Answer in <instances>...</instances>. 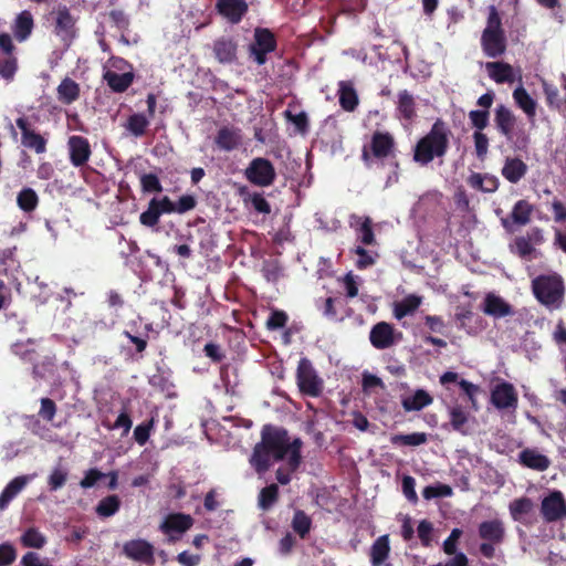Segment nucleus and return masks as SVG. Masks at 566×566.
I'll return each mask as SVG.
<instances>
[{
	"mask_svg": "<svg viewBox=\"0 0 566 566\" xmlns=\"http://www.w3.org/2000/svg\"><path fill=\"white\" fill-rule=\"evenodd\" d=\"M286 429L271 423L264 424L261 440L254 446L249 463L258 474H264L273 462L286 459Z\"/></svg>",
	"mask_w": 566,
	"mask_h": 566,
	"instance_id": "f257e3e1",
	"label": "nucleus"
},
{
	"mask_svg": "<svg viewBox=\"0 0 566 566\" xmlns=\"http://www.w3.org/2000/svg\"><path fill=\"white\" fill-rule=\"evenodd\" d=\"M396 153L394 135L389 132L376 130L373 133L369 143L363 146L360 158L368 169L384 166L386 160L390 161L394 170L387 178L386 187H388L399 180V161Z\"/></svg>",
	"mask_w": 566,
	"mask_h": 566,
	"instance_id": "f03ea898",
	"label": "nucleus"
},
{
	"mask_svg": "<svg viewBox=\"0 0 566 566\" xmlns=\"http://www.w3.org/2000/svg\"><path fill=\"white\" fill-rule=\"evenodd\" d=\"M451 130L448 125L437 118L430 130L413 146L412 159L419 166H428L436 158L442 159L450 147Z\"/></svg>",
	"mask_w": 566,
	"mask_h": 566,
	"instance_id": "7ed1b4c3",
	"label": "nucleus"
},
{
	"mask_svg": "<svg viewBox=\"0 0 566 566\" xmlns=\"http://www.w3.org/2000/svg\"><path fill=\"white\" fill-rule=\"evenodd\" d=\"M494 124L497 132L512 144L514 150L525 151L531 143L530 135L524 125L518 123L516 115L504 104L496 105L494 109Z\"/></svg>",
	"mask_w": 566,
	"mask_h": 566,
	"instance_id": "20e7f679",
	"label": "nucleus"
},
{
	"mask_svg": "<svg viewBox=\"0 0 566 566\" xmlns=\"http://www.w3.org/2000/svg\"><path fill=\"white\" fill-rule=\"evenodd\" d=\"M532 292L535 298L547 308L557 310L565 296L563 277L557 274H541L532 280Z\"/></svg>",
	"mask_w": 566,
	"mask_h": 566,
	"instance_id": "39448f33",
	"label": "nucleus"
},
{
	"mask_svg": "<svg viewBox=\"0 0 566 566\" xmlns=\"http://www.w3.org/2000/svg\"><path fill=\"white\" fill-rule=\"evenodd\" d=\"M478 534L483 541L479 546L480 554L488 559L494 558L495 547L505 539L504 523L499 518L483 521L478 526Z\"/></svg>",
	"mask_w": 566,
	"mask_h": 566,
	"instance_id": "423d86ee",
	"label": "nucleus"
},
{
	"mask_svg": "<svg viewBox=\"0 0 566 566\" xmlns=\"http://www.w3.org/2000/svg\"><path fill=\"white\" fill-rule=\"evenodd\" d=\"M277 49L274 32L268 28L256 27L253 31V41L248 48L249 56L261 66L268 62V55Z\"/></svg>",
	"mask_w": 566,
	"mask_h": 566,
	"instance_id": "0eeeda50",
	"label": "nucleus"
},
{
	"mask_svg": "<svg viewBox=\"0 0 566 566\" xmlns=\"http://www.w3.org/2000/svg\"><path fill=\"white\" fill-rule=\"evenodd\" d=\"M296 384L300 392L308 397H319L324 389V381L318 376L312 361L303 357L300 359L296 369Z\"/></svg>",
	"mask_w": 566,
	"mask_h": 566,
	"instance_id": "6e6552de",
	"label": "nucleus"
},
{
	"mask_svg": "<svg viewBox=\"0 0 566 566\" xmlns=\"http://www.w3.org/2000/svg\"><path fill=\"white\" fill-rule=\"evenodd\" d=\"M247 180L258 187L272 186L276 179L274 165L268 158H253L244 170Z\"/></svg>",
	"mask_w": 566,
	"mask_h": 566,
	"instance_id": "1a4fd4ad",
	"label": "nucleus"
},
{
	"mask_svg": "<svg viewBox=\"0 0 566 566\" xmlns=\"http://www.w3.org/2000/svg\"><path fill=\"white\" fill-rule=\"evenodd\" d=\"M402 334L396 332L394 326L387 322H379L375 324L369 332L370 344L379 350L390 348L398 340Z\"/></svg>",
	"mask_w": 566,
	"mask_h": 566,
	"instance_id": "9d476101",
	"label": "nucleus"
},
{
	"mask_svg": "<svg viewBox=\"0 0 566 566\" xmlns=\"http://www.w3.org/2000/svg\"><path fill=\"white\" fill-rule=\"evenodd\" d=\"M54 33L67 45L77 36L76 19L65 6L56 12Z\"/></svg>",
	"mask_w": 566,
	"mask_h": 566,
	"instance_id": "9b49d317",
	"label": "nucleus"
},
{
	"mask_svg": "<svg viewBox=\"0 0 566 566\" xmlns=\"http://www.w3.org/2000/svg\"><path fill=\"white\" fill-rule=\"evenodd\" d=\"M541 513L546 522H556L566 516V501L560 491H554L543 499Z\"/></svg>",
	"mask_w": 566,
	"mask_h": 566,
	"instance_id": "f8f14e48",
	"label": "nucleus"
},
{
	"mask_svg": "<svg viewBox=\"0 0 566 566\" xmlns=\"http://www.w3.org/2000/svg\"><path fill=\"white\" fill-rule=\"evenodd\" d=\"M15 124L21 130V144L24 147L33 149L36 154L46 151V139L31 128V124L27 117H18Z\"/></svg>",
	"mask_w": 566,
	"mask_h": 566,
	"instance_id": "ddd939ff",
	"label": "nucleus"
},
{
	"mask_svg": "<svg viewBox=\"0 0 566 566\" xmlns=\"http://www.w3.org/2000/svg\"><path fill=\"white\" fill-rule=\"evenodd\" d=\"M70 161L74 167H82L91 158L92 149L87 138L72 135L67 140Z\"/></svg>",
	"mask_w": 566,
	"mask_h": 566,
	"instance_id": "4468645a",
	"label": "nucleus"
},
{
	"mask_svg": "<svg viewBox=\"0 0 566 566\" xmlns=\"http://www.w3.org/2000/svg\"><path fill=\"white\" fill-rule=\"evenodd\" d=\"M533 211V205L525 199H521L514 203L510 216L501 219V223L506 231L512 232L513 224L526 226L530 223Z\"/></svg>",
	"mask_w": 566,
	"mask_h": 566,
	"instance_id": "2eb2a0df",
	"label": "nucleus"
},
{
	"mask_svg": "<svg viewBox=\"0 0 566 566\" xmlns=\"http://www.w3.org/2000/svg\"><path fill=\"white\" fill-rule=\"evenodd\" d=\"M216 10L229 23L238 24L248 13L249 6L245 0H217Z\"/></svg>",
	"mask_w": 566,
	"mask_h": 566,
	"instance_id": "dca6fc26",
	"label": "nucleus"
},
{
	"mask_svg": "<svg viewBox=\"0 0 566 566\" xmlns=\"http://www.w3.org/2000/svg\"><path fill=\"white\" fill-rule=\"evenodd\" d=\"M124 554L136 562L153 565L155 563L154 546L146 539H130L123 546Z\"/></svg>",
	"mask_w": 566,
	"mask_h": 566,
	"instance_id": "f3484780",
	"label": "nucleus"
},
{
	"mask_svg": "<svg viewBox=\"0 0 566 566\" xmlns=\"http://www.w3.org/2000/svg\"><path fill=\"white\" fill-rule=\"evenodd\" d=\"M481 46L485 56L496 59L506 51L505 32H492L483 30L481 35Z\"/></svg>",
	"mask_w": 566,
	"mask_h": 566,
	"instance_id": "a211bd4d",
	"label": "nucleus"
},
{
	"mask_svg": "<svg viewBox=\"0 0 566 566\" xmlns=\"http://www.w3.org/2000/svg\"><path fill=\"white\" fill-rule=\"evenodd\" d=\"M192 525L193 518L189 514L171 513L160 524V531L170 535V542H176L179 537L174 536L172 533L182 534L190 530Z\"/></svg>",
	"mask_w": 566,
	"mask_h": 566,
	"instance_id": "6ab92c4d",
	"label": "nucleus"
},
{
	"mask_svg": "<svg viewBox=\"0 0 566 566\" xmlns=\"http://www.w3.org/2000/svg\"><path fill=\"white\" fill-rule=\"evenodd\" d=\"M213 55L221 64H231L238 57V42L232 36H220L213 41Z\"/></svg>",
	"mask_w": 566,
	"mask_h": 566,
	"instance_id": "aec40b11",
	"label": "nucleus"
},
{
	"mask_svg": "<svg viewBox=\"0 0 566 566\" xmlns=\"http://www.w3.org/2000/svg\"><path fill=\"white\" fill-rule=\"evenodd\" d=\"M491 402L500 410L516 408L517 394L514 386L506 381L496 385L491 392Z\"/></svg>",
	"mask_w": 566,
	"mask_h": 566,
	"instance_id": "412c9836",
	"label": "nucleus"
},
{
	"mask_svg": "<svg viewBox=\"0 0 566 566\" xmlns=\"http://www.w3.org/2000/svg\"><path fill=\"white\" fill-rule=\"evenodd\" d=\"M397 117L407 124H411L417 118V103L415 96L407 90L398 92L396 102Z\"/></svg>",
	"mask_w": 566,
	"mask_h": 566,
	"instance_id": "4be33fe9",
	"label": "nucleus"
},
{
	"mask_svg": "<svg viewBox=\"0 0 566 566\" xmlns=\"http://www.w3.org/2000/svg\"><path fill=\"white\" fill-rule=\"evenodd\" d=\"M482 311L484 314L494 318H502L515 314L512 305L494 293H488L485 295Z\"/></svg>",
	"mask_w": 566,
	"mask_h": 566,
	"instance_id": "5701e85b",
	"label": "nucleus"
},
{
	"mask_svg": "<svg viewBox=\"0 0 566 566\" xmlns=\"http://www.w3.org/2000/svg\"><path fill=\"white\" fill-rule=\"evenodd\" d=\"M390 551L389 535L385 534L377 537L369 549L371 566H392L389 562Z\"/></svg>",
	"mask_w": 566,
	"mask_h": 566,
	"instance_id": "b1692460",
	"label": "nucleus"
},
{
	"mask_svg": "<svg viewBox=\"0 0 566 566\" xmlns=\"http://www.w3.org/2000/svg\"><path fill=\"white\" fill-rule=\"evenodd\" d=\"M241 130L233 126L221 127L214 137L216 146L224 151H232L237 149L241 145Z\"/></svg>",
	"mask_w": 566,
	"mask_h": 566,
	"instance_id": "393cba45",
	"label": "nucleus"
},
{
	"mask_svg": "<svg viewBox=\"0 0 566 566\" xmlns=\"http://www.w3.org/2000/svg\"><path fill=\"white\" fill-rule=\"evenodd\" d=\"M34 29V19L29 10H23L17 14L11 30L17 41H27Z\"/></svg>",
	"mask_w": 566,
	"mask_h": 566,
	"instance_id": "a878e982",
	"label": "nucleus"
},
{
	"mask_svg": "<svg viewBox=\"0 0 566 566\" xmlns=\"http://www.w3.org/2000/svg\"><path fill=\"white\" fill-rule=\"evenodd\" d=\"M103 80L106 82L112 92L124 93L133 84L135 80V73L133 71H127L118 74L115 71L107 70L103 74Z\"/></svg>",
	"mask_w": 566,
	"mask_h": 566,
	"instance_id": "bb28decb",
	"label": "nucleus"
},
{
	"mask_svg": "<svg viewBox=\"0 0 566 566\" xmlns=\"http://www.w3.org/2000/svg\"><path fill=\"white\" fill-rule=\"evenodd\" d=\"M527 165L518 157H506L501 169L502 176L511 184H517L527 172Z\"/></svg>",
	"mask_w": 566,
	"mask_h": 566,
	"instance_id": "cd10ccee",
	"label": "nucleus"
},
{
	"mask_svg": "<svg viewBox=\"0 0 566 566\" xmlns=\"http://www.w3.org/2000/svg\"><path fill=\"white\" fill-rule=\"evenodd\" d=\"M337 94L339 105L344 111L354 112L357 108L359 98L352 81H339Z\"/></svg>",
	"mask_w": 566,
	"mask_h": 566,
	"instance_id": "c85d7f7f",
	"label": "nucleus"
},
{
	"mask_svg": "<svg viewBox=\"0 0 566 566\" xmlns=\"http://www.w3.org/2000/svg\"><path fill=\"white\" fill-rule=\"evenodd\" d=\"M520 463L528 469L545 471L551 465V460L533 449H524L518 454Z\"/></svg>",
	"mask_w": 566,
	"mask_h": 566,
	"instance_id": "c756f323",
	"label": "nucleus"
},
{
	"mask_svg": "<svg viewBox=\"0 0 566 566\" xmlns=\"http://www.w3.org/2000/svg\"><path fill=\"white\" fill-rule=\"evenodd\" d=\"M489 76L497 84L514 82V71L511 64L505 62H488L485 64Z\"/></svg>",
	"mask_w": 566,
	"mask_h": 566,
	"instance_id": "7c9ffc66",
	"label": "nucleus"
},
{
	"mask_svg": "<svg viewBox=\"0 0 566 566\" xmlns=\"http://www.w3.org/2000/svg\"><path fill=\"white\" fill-rule=\"evenodd\" d=\"M468 185L475 190L492 193L497 190L500 181L493 175L472 172L468 178Z\"/></svg>",
	"mask_w": 566,
	"mask_h": 566,
	"instance_id": "2f4dec72",
	"label": "nucleus"
},
{
	"mask_svg": "<svg viewBox=\"0 0 566 566\" xmlns=\"http://www.w3.org/2000/svg\"><path fill=\"white\" fill-rule=\"evenodd\" d=\"M239 193L245 206H250L254 211L262 214L271 213V205L261 192H251L247 187H242Z\"/></svg>",
	"mask_w": 566,
	"mask_h": 566,
	"instance_id": "473e14b6",
	"label": "nucleus"
},
{
	"mask_svg": "<svg viewBox=\"0 0 566 566\" xmlns=\"http://www.w3.org/2000/svg\"><path fill=\"white\" fill-rule=\"evenodd\" d=\"M512 96L516 106L525 113L527 118L533 119L536 116L537 102L522 85L513 91Z\"/></svg>",
	"mask_w": 566,
	"mask_h": 566,
	"instance_id": "72a5a7b5",
	"label": "nucleus"
},
{
	"mask_svg": "<svg viewBox=\"0 0 566 566\" xmlns=\"http://www.w3.org/2000/svg\"><path fill=\"white\" fill-rule=\"evenodd\" d=\"M422 297L416 294H409L401 301L394 304V316L400 321L406 316L412 315L421 305Z\"/></svg>",
	"mask_w": 566,
	"mask_h": 566,
	"instance_id": "f704fd0d",
	"label": "nucleus"
},
{
	"mask_svg": "<svg viewBox=\"0 0 566 566\" xmlns=\"http://www.w3.org/2000/svg\"><path fill=\"white\" fill-rule=\"evenodd\" d=\"M80 92V85L70 77L63 78L56 88L57 99L64 105H70L78 99Z\"/></svg>",
	"mask_w": 566,
	"mask_h": 566,
	"instance_id": "c9c22d12",
	"label": "nucleus"
},
{
	"mask_svg": "<svg viewBox=\"0 0 566 566\" xmlns=\"http://www.w3.org/2000/svg\"><path fill=\"white\" fill-rule=\"evenodd\" d=\"M433 398L423 389H417L413 395L402 399L401 405L405 411H419L431 405Z\"/></svg>",
	"mask_w": 566,
	"mask_h": 566,
	"instance_id": "e433bc0d",
	"label": "nucleus"
},
{
	"mask_svg": "<svg viewBox=\"0 0 566 566\" xmlns=\"http://www.w3.org/2000/svg\"><path fill=\"white\" fill-rule=\"evenodd\" d=\"M27 483L28 478L22 475L14 478L7 484L0 494V511H3L8 507L9 503L18 495V493L25 486Z\"/></svg>",
	"mask_w": 566,
	"mask_h": 566,
	"instance_id": "4c0bfd02",
	"label": "nucleus"
},
{
	"mask_svg": "<svg viewBox=\"0 0 566 566\" xmlns=\"http://www.w3.org/2000/svg\"><path fill=\"white\" fill-rule=\"evenodd\" d=\"M286 459L290 471L295 472L302 463L301 449L303 442L300 438H295L291 441L289 432L286 431Z\"/></svg>",
	"mask_w": 566,
	"mask_h": 566,
	"instance_id": "58836bf2",
	"label": "nucleus"
},
{
	"mask_svg": "<svg viewBox=\"0 0 566 566\" xmlns=\"http://www.w3.org/2000/svg\"><path fill=\"white\" fill-rule=\"evenodd\" d=\"M122 505V501L118 495L111 494L103 497L95 507V513L103 518L115 515Z\"/></svg>",
	"mask_w": 566,
	"mask_h": 566,
	"instance_id": "ea45409f",
	"label": "nucleus"
},
{
	"mask_svg": "<svg viewBox=\"0 0 566 566\" xmlns=\"http://www.w3.org/2000/svg\"><path fill=\"white\" fill-rule=\"evenodd\" d=\"M17 205L23 212L31 213L39 205V196L34 189L24 187L18 192Z\"/></svg>",
	"mask_w": 566,
	"mask_h": 566,
	"instance_id": "a19ab883",
	"label": "nucleus"
},
{
	"mask_svg": "<svg viewBox=\"0 0 566 566\" xmlns=\"http://www.w3.org/2000/svg\"><path fill=\"white\" fill-rule=\"evenodd\" d=\"M450 426L452 429L463 436L468 434L467 423L469 421V415L464 411L460 405L453 406L449 410Z\"/></svg>",
	"mask_w": 566,
	"mask_h": 566,
	"instance_id": "79ce46f5",
	"label": "nucleus"
},
{
	"mask_svg": "<svg viewBox=\"0 0 566 566\" xmlns=\"http://www.w3.org/2000/svg\"><path fill=\"white\" fill-rule=\"evenodd\" d=\"M15 247L0 249V274H12L19 269L20 263L15 258Z\"/></svg>",
	"mask_w": 566,
	"mask_h": 566,
	"instance_id": "37998d69",
	"label": "nucleus"
},
{
	"mask_svg": "<svg viewBox=\"0 0 566 566\" xmlns=\"http://www.w3.org/2000/svg\"><path fill=\"white\" fill-rule=\"evenodd\" d=\"M279 486L275 483L263 488L258 497L259 507L262 511H269L279 501Z\"/></svg>",
	"mask_w": 566,
	"mask_h": 566,
	"instance_id": "c03bdc74",
	"label": "nucleus"
},
{
	"mask_svg": "<svg viewBox=\"0 0 566 566\" xmlns=\"http://www.w3.org/2000/svg\"><path fill=\"white\" fill-rule=\"evenodd\" d=\"M291 526L301 538H305L312 528V520L303 510H296Z\"/></svg>",
	"mask_w": 566,
	"mask_h": 566,
	"instance_id": "a18cd8bd",
	"label": "nucleus"
},
{
	"mask_svg": "<svg viewBox=\"0 0 566 566\" xmlns=\"http://www.w3.org/2000/svg\"><path fill=\"white\" fill-rule=\"evenodd\" d=\"M149 119L145 114L135 113L127 118L126 129L135 137H140L146 133Z\"/></svg>",
	"mask_w": 566,
	"mask_h": 566,
	"instance_id": "49530a36",
	"label": "nucleus"
},
{
	"mask_svg": "<svg viewBox=\"0 0 566 566\" xmlns=\"http://www.w3.org/2000/svg\"><path fill=\"white\" fill-rule=\"evenodd\" d=\"M23 547L42 548L46 544V537L35 527L28 528L20 538Z\"/></svg>",
	"mask_w": 566,
	"mask_h": 566,
	"instance_id": "de8ad7c7",
	"label": "nucleus"
},
{
	"mask_svg": "<svg viewBox=\"0 0 566 566\" xmlns=\"http://www.w3.org/2000/svg\"><path fill=\"white\" fill-rule=\"evenodd\" d=\"M160 216L161 213L157 208V198H153L148 203V208L140 213L139 222L145 227L154 228L159 223Z\"/></svg>",
	"mask_w": 566,
	"mask_h": 566,
	"instance_id": "09e8293b",
	"label": "nucleus"
},
{
	"mask_svg": "<svg viewBox=\"0 0 566 566\" xmlns=\"http://www.w3.org/2000/svg\"><path fill=\"white\" fill-rule=\"evenodd\" d=\"M428 440L424 432H413L409 434H395L391 437V443L394 446H412L417 447L426 443Z\"/></svg>",
	"mask_w": 566,
	"mask_h": 566,
	"instance_id": "8fccbe9b",
	"label": "nucleus"
},
{
	"mask_svg": "<svg viewBox=\"0 0 566 566\" xmlns=\"http://www.w3.org/2000/svg\"><path fill=\"white\" fill-rule=\"evenodd\" d=\"M533 506V501L530 497L523 496L510 503V513L514 521H518L523 515L528 514Z\"/></svg>",
	"mask_w": 566,
	"mask_h": 566,
	"instance_id": "3c124183",
	"label": "nucleus"
},
{
	"mask_svg": "<svg viewBox=\"0 0 566 566\" xmlns=\"http://www.w3.org/2000/svg\"><path fill=\"white\" fill-rule=\"evenodd\" d=\"M357 221L360 222L358 231H359V240L365 245H371L375 243V234L373 230V221L369 217H356Z\"/></svg>",
	"mask_w": 566,
	"mask_h": 566,
	"instance_id": "603ef678",
	"label": "nucleus"
},
{
	"mask_svg": "<svg viewBox=\"0 0 566 566\" xmlns=\"http://www.w3.org/2000/svg\"><path fill=\"white\" fill-rule=\"evenodd\" d=\"M18 70L15 55H0V76L4 80H12Z\"/></svg>",
	"mask_w": 566,
	"mask_h": 566,
	"instance_id": "864d4df0",
	"label": "nucleus"
},
{
	"mask_svg": "<svg viewBox=\"0 0 566 566\" xmlns=\"http://www.w3.org/2000/svg\"><path fill=\"white\" fill-rule=\"evenodd\" d=\"M289 322L287 314L282 310H272L266 319L265 326L269 331H277L286 326Z\"/></svg>",
	"mask_w": 566,
	"mask_h": 566,
	"instance_id": "5fc2aeb1",
	"label": "nucleus"
},
{
	"mask_svg": "<svg viewBox=\"0 0 566 566\" xmlns=\"http://www.w3.org/2000/svg\"><path fill=\"white\" fill-rule=\"evenodd\" d=\"M490 112L486 109H473L469 112V119L475 132L483 130L489 125Z\"/></svg>",
	"mask_w": 566,
	"mask_h": 566,
	"instance_id": "6e6d98bb",
	"label": "nucleus"
},
{
	"mask_svg": "<svg viewBox=\"0 0 566 566\" xmlns=\"http://www.w3.org/2000/svg\"><path fill=\"white\" fill-rule=\"evenodd\" d=\"M452 495V488L448 484L439 483L437 485H428L422 491V496L426 500L436 497H447Z\"/></svg>",
	"mask_w": 566,
	"mask_h": 566,
	"instance_id": "4d7b16f0",
	"label": "nucleus"
},
{
	"mask_svg": "<svg viewBox=\"0 0 566 566\" xmlns=\"http://www.w3.org/2000/svg\"><path fill=\"white\" fill-rule=\"evenodd\" d=\"M140 186L144 192H161L163 186L157 175L149 172L140 177Z\"/></svg>",
	"mask_w": 566,
	"mask_h": 566,
	"instance_id": "13d9d810",
	"label": "nucleus"
},
{
	"mask_svg": "<svg viewBox=\"0 0 566 566\" xmlns=\"http://www.w3.org/2000/svg\"><path fill=\"white\" fill-rule=\"evenodd\" d=\"M155 420L150 418L148 421H144L138 424L134 430V439L139 446H145L149 439L150 431L154 428Z\"/></svg>",
	"mask_w": 566,
	"mask_h": 566,
	"instance_id": "bf43d9fd",
	"label": "nucleus"
},
{
	"mask_svg": "<svg viewBox=\"0 0 566 566\" xmlns=\"http://www.w3.org/2000/svg\"><path fill=\"white\" fill-rule=\"evenodd\" d=\"M40 403L39 417L48 422H52L57 411L56 403L51 398H41Z\"/></svg>",
	"mask_w": 566,
	"mask_h": 566,
	"instance_id": "052dcab7",
	"label": "nucleus"
},
{
	"mask_svg": "<svg viewBox=\"0 0 566 566\" xmlns=\"http://www.w3.org/2000/svg\"><path fill=\"white\" fill-rule=\"evenodd\" d=\"M473 142H474L476 157L480 159H484L488 154V150H489L488 136L484 133H482V130L474 132L473 133Z\"/></svg>",
	"mask_w": 566,
	"mask_h": 566,
	"instance_id": "680f3d73",
	"label": "nucleus"
},
{
	"mask_svg": "<svg viewBox=\"0 0 566 566\" xmlns=\"http://www.w3.org/2000/svg\"><path fill=\"white\" fill-rule=\"evenodd\" d=\"M515 253L521 258H528L533 252V244L525 235H520L514 239Z\"/></svg>",
	"mask_w": 566,
	"mask_h": 566,
	"instance_id": "e2e57ef3",
	"label": "nucleus"
},
{
	"mask_svg": "<svg viewBox=\"0 0 566 566\" xmlns=\"http://www.w3.org/2000/svg\"><path fill=\"white\" fill-rule=\"evenodd\" d=\"M17 558V549L10 543L0 544V566L11 565Z\"/></svg>",
	"mask_w": 566,
	"mask_h": 566,
	"instance_id": "0e129e2a",
	"label": "nucleus"
},
{
	"mask_svg": "<svg viewBox=\"0 0 566 566\" xmlns=\"http://www.w3.org/2000/svg\"><path fill=\"white\" fill-rule=\"evenodd\" d=\"M67 480V473L66 471L62 470V469H54L52 471V473L50 474L49 476V488L51 491H56L59 489H61L65 482Z\"/></svg>",
	"mask_w": 566,
	"mask_h": 566,
	"instance_id": "69168bd1",
	"label": "nucleus"
},
{
	"mask_svg": "<svg viewBox=\"0 0 566 566\" xmlns=\"http://www.w3.org/2000/svg\"><path fill=\"white\" fill-rule=\"evenodd\" d=\"M176 213L184 214L188 211H191L197 206V199L192 195H184L178 201L175 202Z\"/></svg>",
	"mask_w": 566,
	"mask_h": 566,
	"instance_id": "338daca9",
	"label": "nucleus"
},
{
	"mask_svg": "<svg viewBox=\"0 0 566 566\" xmlns=\"http://www.w3.org/2000/svg\"><path fill=\"white\" fill-rule=\"evenodd\" d=\"M22 566H51L49 559H42L35 552H28L21 558Z\"/></svg>",
	"mask_w": 566,
	"mask_h": 566,
	"instance_id": "774afa93",
	"label": "nucleus"
}]
</instances>
